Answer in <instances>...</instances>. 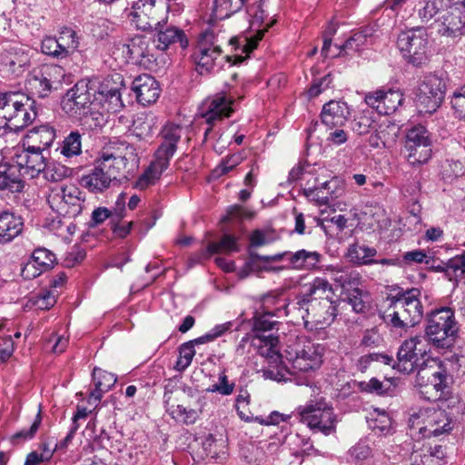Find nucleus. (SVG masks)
I'll use <instances>...</instances> for the list:
<instances>
[{
	"label": "nucleus",
	"mask_w": 465,
	"mask_h": 465,
	"mask_svg": "<svg viewBox=\"0 0 465 465\" xmlns=\"http://www.w3.org/2000/svg\"><path fill=\"white\" fill-rule=\"evenodd\" d=\"M85 193L75 184H56L49 189L47 203L53 211L62 216L74 218L81 214Z\"/></svg>",
	"instance_id": "0eeeda50"
},
{
	"label": "nucleus",
	"mask_w": 465,
	"mask_h": 465,
	"mask_svg": "<svg viewBox=\"0 0 465 465\" xmlns=\"http://www.w3.org/2000/svg\"><path fill=\"white\" fill-rule=\"evenodd\" d=\"M32 262L38 267L42 272L51 269L55 262V255L46 248H37L31 255Z\"/></svg>",
	"instance_id": "8fccbe9b"
},
{
	"label": "nucleus",
	"mask_w": 465,
	"mask_h": 465,
	"mask_svg": "<svg viewBox=\"0 0 465 465\" xmlns=\"http://www.w3.org/2000/svg\"><path fill=\"white\" fill-rule=\"evenodd\" d=\"M183 128L179 124H167L161 131V143L154 153V157L160 159L166 163H170V160L177 150V144L181 140Z\"/></svg>",
	"instance_id": "bb28decb"
},
{
	"label": "nucleus",
	"mask_w": 465,
	"mask_h": 465,
	"mask_svg": "<svg viewBox=\"0 0 465 465\" xmlns=\"http://www.w3.org/2000/svg\"><path fill=\"white\" fill-rule=\"evenodd\" d=\"M233 323L232 322H226L222 324L215 325L213 329H211L208 332L201 336L200 338L205 343L212 342L217 338L223 336L227 331H231Z\"/></svg>",
	"instance_id": "e2e57ef3"
},
{
	"label": "nucleus",
	"mask_w": 465,
	"mask_h": 465,
	"mask_svg": "<svg viewBox=\"0 0 465 465\" xmlns=\"http://www.w3.org/2000/svg\"><path fill=\"white\" fill-rule=\"evenodd\" d=\"M333 293L332 285L326 278L315 277L303 286V292L298 297L297 304L303 309L311 304L324 303L326 299L332 301Z\"/></svg>",
	"instance_id": "b1692460"
},
{
	"label": "nucleus",
	"mask_w": 465,
	"mask_h": 465,
	"mask_svg": "<svg viewBox=\"0 0 465 465\" xmlns=\"http://www.w3.org/2000/svg\"><path fill=\"white\" fill-rule=\"evenodd\" d=\"M122 51L128 61L139 65L148 66L154 60L150 39L143 35H137L123 44Z\"/></svg>",
	"instance_id": "a878e982"
},
{
	"label": "nucleus",
	"mask_w": 465,
	"mask_h": 465,
	"mask_svg": "<svg viewBox=\"0 0 465 465\" xmlns=\"http://www.w3.org/2000/svg\"><path fill=\"white\" fill-rule=\"evenodd\" d=\"M344 301L351 306L355 312H363L366 308L365 302L362 299V292L359 288L349 291Z\"/></svg>",
	"instance_id": "4d7b16f0"
},
{
	"label": "nucleus",
	"mask_w": 465,
	"mask_h": 465,
	"mask_svg": "<svg viewBox=\"0 0 465 465\" xmlns=\"http://www.w3.org/2000/svg\"><path fill=\"white\" fill-rule=\"evenodd\" d=\"M350 115V110L346 103L342 101H330L322 110L321 118L323 124L330 129L341 127L345 124Z\"/></svg>",
	"instance_id": "473e14b6"
},
{
	"label": "nucleus",
	"mask_w": 465,
	"mask_h": 465,
	"mask_svg": "<svg viewBox=\"0 0 465 465\" xmlns=\"http://www.w3.org/2000/svg\"><path fill=\"white\" fill-rule=\"evenodd\" d=\"M14 163L19 167L22 174L29 178L36 177L45 167V157L40 150L29 146L17 148L12 156Z\"/></svg>",
	"instance_id": "5701e85b"
},
{
	"label": "nucleus",
	"mask_w": 465,
	"mask_h": 465,
	"mask_svg": "<svg viewBox=\"0 0 465 465\" xmlns=\"http://www.w3.org/2000/svg\"><path fill=\"white\" fill-rule=\"evenodd\" d=\"M371 415L373 417L371 418L369 423L370 427L373 430H378L382 433L388 432L390 430L391 420L385 411L375 409L374 412Z\"/></svg>",
	"instance_id": "864d4df0"
},
{
	"label": "nucleus",
	"mask_w": 465,
	"mask_h": 465,
	"mask_svg": "<svg viewBox=\"0 0 465 465\" xmlns=\"http://www.w3.org/2000/svg\"><path fill=\"white\" fill-rule=\"evenodd\" d=\"M445 90V82L441 78L435 74L426 76L417 93V104L420 112L434 113L443 101Z\"/></svg>",
	"instance_id": "a211bd4d"
},
{
	"label": "nucleus",
	"mask_w": 465,
	"mask_h": 465,
	"mask_svg": "<svg viewBox=\"0 0 465 465\" xmlns=\"http://www.w3.org/2000/svg\"><path fill=\"white\" fill-rule=\"evenodd\" d=\"M94 162L116 180L129 165L136 166L139 159L134 144L115 139L102 148Z\"/></svg>",
	"instance_id": "f03ea898"
},
{
	"label": "nucleus",
	"mask_w": 465,
	"mask_h": 465,
	"mask_svg": "<svg viewBox=\"0 0 465 465\" xmlns=\"http://www.w3.org/2000/svg\"><path fill=\"white\" fill-rule=\"evenodd\" d=\"M262 305L269 311V312L273 313V315H280L282 312H286L287 302L285 299H282L280 297L268 294L262 299Z\"/></svg>",
	"instance_id": "5fc2aeb1"
},
{
	"label": "nucleus",
	"mask_w": 465,
	"mask_h": 465,
	"mask_svg": "<svg viewBox=\"0 0 465 465\" xmlns=\"http://www.w3.org/2000/svg\"><path fill=\"white\" fill-rule=\"evenodd\" d=\"M96 93V80H81L62 97L61 108L70 117L81 119L95 106Z\"/></svg>",
	"instance_id": "423d86ee"
},
{
	"label": "nucleus",
	"mask_w": 465,
	"mask_h": 465,
	"mask_svg": "<svg viewBox=\"0 0 465 465\" xmlns=\"http://www.w3.org/2000/svg\"><path fill=\"white\" fill-rule=\"evenodd\" d=\"M168 166L169 164L166 163V162L154 157V160L136 180L135 187L139 190H144L149 186L153 185L157 181H159L161 175Z\"/></svg>",
	"instance_id": "58836bf2"
},
{
	"label": "nucleus",
	"mask_w": 465,
	"mask_h": 465,
	"mask_svg": "<svg viewBox=\"0 0 465 465\" xmlns=\"http://www.w3.org/2000/svg\"><path fill=\"white\" fill-rule=\"evenodd\" d=\"M300 421L312 430L329 435L335 431L337 419L331 406L323 398L309 401L297 410Z\"/></svg>",
	"instance_id": "6e6552de"
},
{
	"label": "nucleus",
	"mask_w": 465,
	"mask_h": 465,
	"mask_svg": "<svg viewBox=\"0 0 465 465\" xmlns=\"http://www.w3.org/2000/svg\"><path fill=\"white\" fill-rule=\"evenodd\" d=\"M202 344H204V342L200 337L183 343L179 348V358L176 362V368L178 370L186 369L191 364L196 353L195 347Z\"/></svg>",
	"instance_id": "49530a36"
},
{
	"label": "nucleus",
	"mask_w": 465,
	"mask_h": 465,
	"mask_svg": "<svg viewBox=\"0 0 465 465\" xmlns=\"http://www.w3.org/2000/svg\"><path fill=\"white\" fill-rule=\"evenodd\" d=\"M125 205V196L124 193H121L115 202V208L114 211H110L105 207H98L94 209L92 213V223L94 225H98L104 223L106 219L112 218V221L114 220L120 221L124 217V208Z\"/></svg>",
	"instance_id": "a19ab883"
},
{
	"label": "nucleus",
	"mask_w": 465,
	"mask_h": 465,
	"mask_svg": "<svg viewBox=\"0 0 465 465\" xmlns=\"http://www.w3.org/2000/svg\"><path fill=\"white\" fill-rule=\"evenodd\" d=\"M403 101V94L399 89L381 88L365 95L366 104L380 114H393Z\"/></svg>",
	"instance_id": "393cba45"
},
{
	"label": "nucleus",
	"mask_w": 465,
	"mask_h": 465,
	"mask_svg": "<svg viewBox=\"0 0 465 465\" xmlns=\"http://www.w3.org/2000/svg\"><path fill=\"white\" fill-rule=\"evenodd\" d=\"M56 37L63 59L79 51L81 37L73 27L67 25L60 26L57 30Z\"/></svg>",
	"instance_id": "4c0bfd02"
},
{
	"label": "nucleus",
	"mask_w": 465,
	"mask_h": 465,
	"mask_svg": "<svg viewBox=\"0 0 465 465\" xmlns=\"http://www.w3.org/2000/svg\"><path fill=\"white\" fill-rule=\"evenodd\" d=\"M373 124L371 117L363 114L354 119L352 130L359 135H363L371 131Z\"/></svg>",
	"instance_id": "0e129e2a"
},
{
	"label": "nucleus",
	"mask_w": 465,
	"mask_h": 465,
	"mask_svg": "<svg viewBox=\"0 0 465 465\" xmlns=\"http://www.w3.org/2000/svg\"><path fill=\"white\" fill-rule=\"evenodd\" d=\"M166 22L167 18L164 19V22H161V25L153 28L156 31L154 35L155 47L164 51L171 45L178 44L183 50L186 49L189 42L183 30L176 26H167Z\"/></svg>",
	"instance_id": "cd10ccee"
},
{
	"label": "nucleus",
	"mask_w": 465,
	"mask_h": 465,
	"mask_svg": "<svg viewBox=\"0 0 465 465\" xmlns=\"http://www.w3.org/2000/svg\"><path fill=\"white\" fill-rule=\"evenodd\" d=\"M351 459L356 462H362L372 456L371 449L365 442H359L349 451Z\"/></svg>",
	"instance_id": "680f3d73"
},
{
	"label": "nucleus",
	"mask_w": 465,
	"mask_h": 465,
	"mask_svg": "<svg viewBox=\"0 0 465 465\" xmlns=\"http://www.w3.org/2000/svg\"><path fill=\"white\" fill-rule=\"evenodd\" d=\"M273 313L266 311L263 314L256 313L252 318V334L265 333L272 331L277 322L272 321L271 316Z\"/></svg>",
	"instance_id": "603ef678"
},
{
	"label": "nucleus",
	"mask_w": 465,
	"mask_h": 465,
	"mask_svg": "<svg viewBox=\"0 0 465 465\" xmlns=\"http://www.w3.org/2000/svg\"><path fill=\"white\" fill-rule=\"evenodd\" d=\"M398 380H363L358 381L352 380L353 386H357L361 391L377 395H391L397 387Z\"/></svg>",
	"instance_id": "ea45409f"
},
{
	"label": "nucleus",
	"mask_w": 465,
	"mask_h": 465,
	"mask_svg": "<svg viewBox=\"0 0 465 465\" xmlns=\"http://www.w3.org/2000/svg\"><path fill=\"white\" fill-rule=\"evenodd\" d=\"M233 97L226 94H217L205 99L199 107V116L209 125H214L217 122L230 117L233 112Z\"/></svg>",
	"instance_id": "412c9836"
},
{
	"label": "nucleus",
	"mask_w": 465,
	"mask_h": 465,
	"mask_svg": "<svg viewBox=\"0 0 465 465\" xmlns=\"http://www.w3.org/2000/svg\"><path fill=\"white\" fill-rule=\"evenodd\" d=\"M56 134L49 124L35 126L27 131L23 140V146L44 152L54 143Z\"/></svg>",
	"instance_id": "2f4dec72"
},
{
	"label": "nucleus",
	"mask_w": 465,
	"mask_h": 465,
	"mask_svg": "<svg viewBox=\"0 0 465 465\" xmlns=\"http://www.w3.org/2000/svg\"><path fill=\"white\" fill-rule=\"evenodd\" d=\"M42 422V417H41V410H39L33 424L31 425L29 430H21L20 431L16 432L13 435L12 440L14 442L18 440H28L35 437L36 431L38 430L40 425Z\"/></svg>",
	"instance_id": "13d9d810"
},
{
	"label": "nucleus",
	"mask_w": 465,
	"mask_h": 465,
	"mask_svg": "<svg viewBox=\"0 0 465 465\" xmlns=\"http://www.w3.org/2000/svg\"><path fill=\"white\" fill-rule=\"evenodd\" d=\"M115 180L94 162V168L81 178V184L90 192L97 193L108 189Z\"/></svg>",
	"instance_id": "f704fd0d"
},
{
	"label": "nucleus",
	"mask_w": 465,
	"mask_h": 465,
	"mask_svg": "<svg viewBox=\"0 0 465 465\" xmlns=\"http://www.w3.org/2000/svg\"><path fill=\"white\" fill-rule=\"evenodd\" d=\"M263 261H287L288 267L296 271H315L319 268L322 260V254L315 251H307L305 249L292 252H283L272 256L259 257Z\"/></svg>",
	"instance_id": "4be33fe9"
},
{
	"label": "nucleus",
	"mask_w": 465,
	"mask_h": 465,
	"mask_svg": "<svg viewBox=\"0 0 465 465\" xmlns=\"http://www.w3.org/2000/svg\"><path fill=\"white\" fill-rule=\"evenodd\" d=\"M169 414L178 422L186 425L193 424L202 413L201 407L192 408L183 404L172 405L169 410Z\"/></svg>",
	"instance_id": "37998d69"
},
{
	"label": "nucleus",
	"mask_w": 465,
	"mask_h": 465,
	"mask_svg": "<svg viewBox=\"0 0 465 465\" xmlns=\"http://www.w3.org/2000/svg\"><path fill=\"white\" fill-rule=\"evenodd\" d=\"M429 341L426 336L416 335L406 340L398 351V362L393 365L403 374L412 373L419 365V361L429 351Z\"/></svg>",
	"instance_id": "dca6fc26"
},
{
	"label": "nucleus",
	"mask_w": 465,
	"mask_h": 465,
	"mask_svg": "<svg viewBox=\"0 0 465 465\" xmlns=\"http://www.w3.org/2000/svg\"><path fill=\"white\" fill-rule=\"evenodd\" d=\"M23 177H25L19 167L10 163H0V190H7L11 193H19L24 188Z\"/></svg>",
	"instance_id": "72a5a7b5"
},
{
	"label": "nucleus",
	"mask_w": 465,
	"mask_h": 465,
	"mask_svg": "<svg viewBox=\"0 0 465 465\" xmlns=\"http://www.w3.org/2000/svg\"><path fill=\"white\" fill-rule=\"evenodd\" d=\"M31 50L20 43L4 45L0 49V72L8 77H19L30 66Z\"/></svg>",
	"instance_id": "4468645a"
},
{
	"label": "nucleus",
	"mask_w": 465,
	"mask_h": 465,
	"mask_svg": "<svg viewBox=\"0 0 465 465\" xmlns=\"http://www.w3.org/2000/svg\"><path fill=\"white\" fill-rule=\"evenodd\" d=\"M332 79L330 74H327L321 79L315 80L308 90V95L311 98L318 96L323 91L330 87Z\"/></svg>",
	"instance_id": "774afa93"
},
{
	"label": "nucleus",
	"mask_w": 465,
	"mask_h": 465,
	"mask_svg": "<svg viewBox=\"0 0 465 465\" xmlns=\"http://www.w3.org/2000/svg\"><path fill=\"white\" fill-rule=\"evenodd\" d=\"M368 43V35L365 31L354 33L344 44V47L352 51H360Z\"/></svg>",
	"instance_id": "338daca9"
},
{
	"label": "nucleus",
	"mask_w": 465,
	"mask_h": 465,
	"mask_svg": "<svg viewBox=\"0 0 465 465\" xmlns=\"http://www.w3.org/2000/svg\"><path fill=\"white\" fill-rule=\"evenodd\" d=\"M169 8L165 0H137L128 16L138 29L144 31L161 25L167 18Z\"/></svg>",
	"instance_id": "f8f14e48"
},
{
	"label": "nucleus",
	"mask_w": 465,
	"mask_h": 465,
	"mask_svg": "<svg viewBox=\"0 0 465 465\" xmlns=\"http://www.w3.org/2000/svg\"><path fill=\"white\" fill-rule=\"evenodd\" d=\"M421 292L417 288L409 289L393 297L382 313L384 322L393 328L404 329L414 326L423 317Z\"/></svg>",
	"instance_id": "f257e3e1"
},
{
	"label": "nucleus",
	"mask_w": 465,
	"mask_h": 465,
	"mask_svg": "<svg viewBox=\"0 0 465 465\" xmlns=\"http://www.w3.org/2000/svg\"><path fill=\"white\" fill-rule=\"evenodd\" d=\"M425 262L426 264L429 263L428 256L426 252L423 250L416 249L411 252H407L403 254L401 264L403 266L407 265H412V264H419Z\"/></svg>",
	"instance_id": "69168bd1"
},
{
	"label": "nucleus",
	"mask_w": 465,
	"mask_h": 465,
	"mask_svg": "<svg viewBox=\"0 0 465 465\" xmlns=\"http://www.w3.org/2000/svg\"><path fill=\"white\" fill-rule=\"evenodd\" d=\"M459 330L460 326L454 311L450 307L436 309L428 315L426 338L437 348L449 349L453 346Z\"/></svg>",
	"instance_id": "7ed1b4c3"
},
{
	"label": "nucleus",
	"mask_w": 465,
	"mask_h": 465,
	"mask_svg": "<svg viewBox=\"0 0 465 465\" xmlns=\"http://www.w3.org/2000/svg\"><path fill=\"white\" fill-rule=\"evenodd\" d=\"M266 2L267 0H258L247 7L250 27L255 32L254 35L245 37L242 41L237 38H232L230 39L231 45H241L245 53H250L256 48L258 42L262 40L264 33L275 23V20L269 16L266 12Z\"/></svg>",
	"instance_id": "9b49d317"
},
{
	"label": "nucleus",
	"mask_w": 465,
	"mask_h": 465,
	"mask_svg": "<svg viewBox=\"0 0 465 465\" xmlns=\"http://www.w3.org/2000/svg\"><path fill=\"white\" fill-rule=\"evenodd\" d=\"M397 45L403 59L413 66H421L429 61V36L424 27L401 32Z\"/></svg>",
	"instance_id": "1a4fd4ad"
},
{
	"label": "nucleus",
	"mask_w": 465,
	"mask_h": 465,
	"mask_svg": "<svg viewBox=\"0 0 465 465\" xmlns=\"http://www.w3.org/2000/svg\"><path fill=\"white\" fill-rule=\"evenodd\" d=\"M414 387L420 397L427 401H446L451 394L448 380H417Z\"/></svg>",
	"instance_id": "7c9ffc66"
},
{
	"label": "nucleus",
	"mask_w": 465,
	"mask_h": 465,
	"mask_svg": "<svg viewBox=\"0 0 465 465\" xmlns=\"http://www.w3.org/2000/svg\"><path fill=\"white\" fill-rule=\"evenodd\" d=\"M450 103L458 117L465 119V85L453 93Z\"/></svg>",
	"instance_id": "bf43d9fd"
},
{
	"label": "nucleus",
	"mask_w": 465,
	"mask_h": 465,
	"mask_svg": "<svg viewBox=\"0 0 465 465\" xmlns=\"http://www.w3.org/2000/svg\"><path fill=\"white\" fill-rule=\"evenodd\" d=\"M239 246L237 239L228 233H225L220 242H211L206 248L207 255H213L221 252H238Z\"/></svg>",
	"instance_id": "09e8293b"
},
{
	"label": "nucleus",
	"mask_w": 465,
	"mask_h": 465,
	"mask_svg": "<svg viewBox=\"0 0 465 465\" xmlns=\"http://www.w3.org/2000/svg\"><path fill=\"white\" fill-rule=\"evenodd\" d=\"M431 146V135L425 126L418 124L408 130L404 147L411 165L426 163L432 154Z\"/></svg>",
	"instance_id": "2eb2a0df"
},
{
	"label": "nucleus",
	"mask_w": 465,
	"mask_h": 465,
	"mask_svg": "<svg viewBox=\"0 0 465 465\" xmlns=\"http://www.w3.org/2000/svg\"><path fill=\"white\" fill-rule=\"evenodd\" d=\"M132 91L134 93L137 102L143 106L154 104L161 93L158 82L146 74L134 79Z\"/></svg>",
	"instance_id": "c85d7f7f"
},
{
	"label": "nucleus",
	"mask_w": 465,
	"mask_h": 465,
	"mask_svg": "<svg viewBox=\"0 0 465 465\" xmlns=\"http://www.w3.org/2000/svg\"><path fill=\"white\" fill-rule=\"evenodd\" d=\"M44 178L52 183H57L71 175V169L56 162H45V167L41 171Z\"/></svg>",
	"instance_id": "de8ad7c7"
},
{
	"label": "nucleus",
	"mask_w": 465,
	"mask_h": 465,
	"mask_svg": "<svg viewBox=\"0 0 465 465\" xmlns=\"http://www.w3.org/2000/svg\"><path fill=\"white\" fill-rule=\"evenodd\" d=\"M252 348L261 357L272 363H277L282 359L279 336L274 333L254 334Z\"/></svg>",
	"instance_id": "c756f323"
},
{
	"label": "nucleus",
	"mask_w": 465,
	"mask_h": 465,
	"mask_svg": "<svg viewBox=\"0 0 465 465\" xmlns=\"http://www.w3.org/2000/svg\"><path fill=\"white\" fill-rule=\"evenodd\" d=\"M82 152L81 135L78 132H72L66 136L60 148V153L69 158L80 154Z\"/></svg>",
	"instance_id": "3c124183"
},
{
	"label": "nucleus",
	"mask_w": 465,
	"mask_h": 465,
	"mask_svg": "<svg viewBox=\"0 0 465 465\" xmlns=\"http://www.w3.org/2000/svg\"><path fill=\"white\" fill-rule=\"evenodd\" d=\"M245 0H214L213 15L216 19H225L238 12L244 5Z\"/></svg>",
	"instance_id": "c03bdc74"
},
{
	"label": "nucleus",
	"mask_w": 465,
	"mask_h": 465,
	"mask_svg": "<svg viewBox=\"0 0 465 465\" xmlns=\"http://www.w3.org/2000/svg\"><path fill=\"white\" fill-rule=\"evenodd\" d=\"M376 250L372 247L355 243L350 245L347 252V257L354 263L369 264L373 262L371 258L376 255Z\"/></svg>",
	"instance_id": "a18cd8bd"
},
{
	"label": "nucleus",
	"mask_w": 465,
	"mask_h": 465,
	"mask_svg": "<svg viewBox=\"0 0 465 465\" xmlns=\"http://www.w3.org/2000/svg\"><path fill=\"white\" fill-rule=\"evenodd\" d=\"M23 227L20 216L7 211L0 213V243L13 241L22 232Z\"/></svg>",
	"instance_id": "e433bc0d"
},
{
	"label": "nucleus",
	"mask_w": 465,
	"mask_h": 465,
	"mask_svg": "<svg viewBox=\"0 0 465 465\" xmlns=\"http://www.w3.org/2000/svg\"><path fill=\"white\" fill-rule=\"evenodd\" d=\"M64 76V70L56 64L45 65L34 70L27 77L29 89L39 97H46L53 89L61 84Z\"/></svg>",
	"instance_id": "6ab92c4d"
},
{
	"label": "nucleus",
	"mask_w": 465,
	"mask_h": 465,
	"mask_svg": "<svg viewBox=\"0 0 465 465\" xmlns=\"http://www.w3.org/2000/svg\"><path fill=\"white\" fill-rule=\"evenodd\" d=\"M0 111L12 125L11 129L16 131L28 126L37 115L35 101L19 92L0 93Z\"/></svg>",
	"instance_id": "39448f33"
},
{
	"label": "nucleus",
	"mask_w": 465,
	"mask_h": 465,
	"mask_svg": "<svg viewBox=\"0 0 465 465\" xmlns=\"http://www.w3.org/2000/svg\"><path fill=\"white\" fill-rule=\"evenodd\" d=\"M242 158L240 155L232 154L223 159L220 164L214 169L213 175L215 177L222 176L232 171L235 166L240 164Z\"/></svg>",
	"instance_id": "052dcab7"
},
{
	"label": "nucleus",
	"mask_w": 465,
	"mask_h": 465,
	"mask_svg": "<svg viewBox=\"0 0 465 465\" xmlns=\"http://www.w3.org/2000/svg\"><path fill=\"white\" fill-rule=\"evenodd\" d=\"M447 3L448 0H419L415 10L420 20L427 24L440 15Z\"/></svg>",
	"instance_id": "79ce46f5"
},
{
	"label": "nucleus",
	"mask_w": 465,
	"mask_h": 465,
	"mask_svg": "<svg viewBox=\"0 0 465 465\" xmlns=\"http://www.w3.org/2000/svg\"><path fill=\"white\" fill-rule=\"evenodd\" d=\"M221 54L222 48L218 35L213 30L203 32L193 53V60L200 74L211 72Z\"/></svg>",
	"instance_id": "f3484780"
},
{
	"label": "nucleus",
	"mask_w": 465,
	"mask_h": 465,
	"mask_svg": "<svg viewBox=\"0 0 465 465\" xmlns=\"http://www.w3.org/2000/svg\"><path fill=\"white\" fill-rule=\"evenodd\" d=\"M437 33L442 36L456 38L465 31V0H448L440 15L434 20Z\"/></svg>",
	"instance_id": "ddd939ff"
},
{
	"label": "nucleus",
	"mask_w": 465,
	"mask_h": 465,
	"mask_svg": "<svg viewBox=\"0 0 465 465\" xmlns=\"http://www.w3.org/2000/svg\"><path fill=\"white\" fill-rule=\"evenodd\" d=\"M410 434L412 438H430L448 433L452 430L451 420L442 409L420 408L409 418Z\"/></svg>",
	"instance_id": "20e7f679"
},
{
	"label": "nucleus",
	"mask_w": 465,
	"mask_h": 465,
	"mask_svg": "<svg viewBox=\"0 0 465 465\" xmlns=\"http://www.w3.org/2000/svg\"><path fill=\"white\" fill-rule=\"evenodd\" d=\"M123 86V76L115 74L106 77L102 83L97 82L95 106L101 105L107 112L116 113L124 107L120 90Z\"/></svg>",
	"instance_id": "aec40b11"
},
{
	"label": "nucleus",
	"mask_w": 465,
	"mask_h": 465,
	"mask_svg": "<svg viewBox=\"0 0 465 465\" xmlns=\"http://www.w3.org/2000/svg\"><path fill=\"white\" fill-rule=\"evenodd\" d=\"M41 51L43 54L53 58L62 60L60 47L56 36L45 35L41 42Z\"/></svg>",
	"instance_id": "6e6d98bb"
},
{
	"label": "nucleus",
	"mask_w": 465,
	"mask_h": 465,
	"mask_svg": "<svg viewBox=\"0 0 465 465\" xmlns=\"http://www.w3.org/2000/svg\"><path fill=\"white\" fill-rule=\"evenodd\" d=\"M322 351V345L301 337L287 347L286 358L294 371L306 372L320 368Z\"/></svg>",
	"instance_id": "9d476101"
},
{
	"label": "nucleus",
	"mask_w": 465,
	"mask_h": 465,
	"mask_svg": "<svg viewBox=\"0 0 465 465\" xmlns=\"http://www.w3.org/2000/svg\"><path fill=\"white\" fill-rule=\"evenodd\" d=\"M321 310L317 309V305L311 304L305 308L307 318H311L312 322L319 328L329 326L336 317V306L330 300H325L324 303L319 302Z\"/></svg>",
	"instance_id": "c9c22d12"
}]
</instances>
